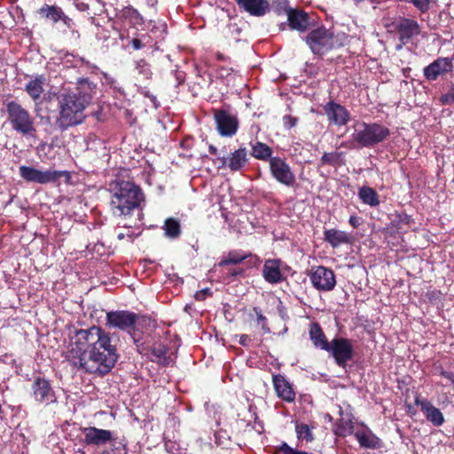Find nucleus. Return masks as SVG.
<instances>
[{
  "instance_id": "nucleus-1",
  "label": "nucleus",
  "mask_w": 454,
  "mask_h": 454,
  "mask_svg": "<svg viewBox=\"0 0 454 454\" xmlns=\"http://www.w3.org/2000/svg\"><path fill=\"white\" fill-rule=\"evenodd\" d=\"M74 340L67 352V361L78 370L105 376L119 358L117 344L109 333L93 325L75 331Z\"/></svg>"
},
{
  "instance_id": "nucleus-2",
  "label": "nucleus",
  "mask_w": 454,
  "mask_h": 454,
  "mask_svg": "<svg viewBox=\"0 0 454 454\" xmlns=\"http://www.w3.org/2000/svg\"><path fill=\"white\" fill-rule=\"evenodd\" d=\"M59 116L56 120V126L61 131L77 126L85 120L84 110L86 106L75 94L69 91H63L57 97Z\"/></svg>"
},
{
  "instance_id": "nucleus-3",
  "label": "nucleus",
  "mask_w": 454,
  "mask_h": 454,
  "mask_svg": "<svg viewBox=\"0 0 454 454\" xmlns=\"http://www.w3.org/2000/svg\"><path fill=\"white\" fill-rule=\"evenodd\" d=\"M303 41L313 55L318 58H323L341 46L334 33L323 25L317 27H313L304 36Z\"/></svg>"
},
{
  "instance_id": "nucleus-4",
  "label": "nucleus",
  "mask_w": 454,
  "mask_h": 454,
  "mask_svg": "<svg viewBox=\"0 0 454 454\" xmlns=\"http://www.w3.org/2000/svg\"><path fill=\"white\" fill-rule=\"evenodd\" d=\"M389 135V129L380 123L361 121L354 126L351 137L356 147L371 148L386 140Z\"/></svg>"
},
{
  "instance_id": "nucleus-5",
  "label": "nucleus",
  "mask_w": 454,
  "mask_h": 454,
  "mask_svg": "<svg viewBox=\"0 0 454 454\" xmlns=\"http://www.w3.org/2000/svg\"><path fill=\"white\" fill-rule=\"evenodd\" d=\"M7 121L12 129L22 136L33 137L36 133L35 118L28 110L17 101H9L5 104Z\"/></svg>"
},
{
  "instance_id": "nucleus-6",
  "label": "nucleus",
  "mask_w": 454,
  "mask_h": 454,
  "mask_svg": "<svg viewBox=\"0 0 454 454\" xmlns=\"http://www.w3.org/2000/svg\"><path fill=\"white\" fill-rule=\"evenodd\" d=\"M140 316L129 310H112L106 315V325L110 328L119 329L126 332L133 339L134 343L138 346V340L136 337V325Z\"/></svg>"
},
{
  "instance_id": "nucleus-7",
  "label": "nucleus",
  "mask_w": 454,
  "mask_h": 454,
  "mask_svg": "<svg viewBox=\"0 0 454 454\" xmlns=\"http://www.w3.org/2000/svg\"><path fill=\"white\" fill-rule=\"evenodd\" d=\"M31 397L41 406H50L58 403L56 391L51 381L44 376H35L31 383Z\"/></svg>"
},
{
  "instance_id": "nucleus-8",
  "label": "nucleus",
  "mask_w": 454,
  "mask_h": 454,
  "mask_svg": "<svg viewBox=\"0 0 454 454\" xmlns=\"http://www.w3.org/2000/svg\"><path fill=\"white\" fill-rule=\"evenodd\" d=\"M20 176L27 182H33L37 184H48L56 182L61 177H65L68 182L71 178V174L67 170H40L33 167L20 166L19 168Z\"/></svg>"
},
{
  "instance_id": "nucleus-9",
  "label": "nucleus",
  "mask_w": 454,
  "mask_h": 454,
  "mask_svg": "<svg viewBox=\"0 0 454 454\" xmlns=\"http://www.w3.org/2000/svg\"><path fill=\"white\" fill-rule=\"evenodd\" d=\"M326 352L333 356L338 366L345 368L348 362L354 357L353 340L348 338L336 336L330 341Z\"/></svg>"
},
{
  "instance_id": "nucleus-10",
  "label": "nucleus",
  "mask_w": 454,
  "mask_h": 454,
  "mask_svg": "<svg viewBox=\"0 0 454 454\" xmlns=\"http://www.w3.org/2000/svg\"><path fill=\"white\" fill-rule=\"evenodd\" d=\"M393 26L399 41V43L395 46L396 51H400L404 45L411 43L413 39L421 33V27L414 19L400 17L393 23Z\"/></svg>"
},
{
  "instance_id": "nucleus-11",
  "label": "nucleus",
  "mask_w": 454,
  "mask_h": 454,
  "mask_svg": "<svg viewBox=\"0 0 454 454\" xmlns=\"http://www.w3.org/2000/svg\"><path fill=\"white\" fill-rule=\"evenodd\" d=\"M312 286L319 292H330L336 286L334 271L323 265L312 266L308 273Z\"/></svg>"
},
{
  "instance_id": "nucleus-12",
  "label": "nucleus",
  "mask_w": 454,
  "mask_h": 454,
  "mask_svg": "<svg viewBox=\"0 0 454 454\" xmlns=\"http://www.w3.org/2000/svg\"><path fill=\"white\" fill-rule=\"evenodd\" d=\"M108 191L116 199H144L142 189L139 185L129 180H124L117 176L108 184Z\"/></svg>"
},
{
  "instance_id": "nucleus-13",
  "label": "nucleus",
  "mask_w": 454,
  "mask_h": 454,
  "mask_svg": "<svg viewBox=\"0 0 454 454\" xmlns=\"http://www.w3.org/2000/svg\"><path fill=\"white\" fill-rule=\"evenodd\" d=\"M214 120L218 134L223 137H232L236 135L239 121L238 117L224 109H214Z\"/></svg>"
},
{
  "instance_id": "nucleus-14",
  "label": "nucleus",
  "mask_w": 454,
  "mask_h": 454,
  "mask_svg": "<svg viewBox=\"0 0 454 454\" xmlns=\"http://www.w3.org/2000/svg\"><path fill=\"white\" fill-rule=\"evenodd\" d=\"M453 59L447 57H438L429 65L423 68V75L428 82L436 81L441 76L453 71Z\"/></svg>"
},
{
  "instance_id": "nucleus-15",
  "label": "nucleus",
  "mask_w": 454,
  "mask_h": 454,
  "mask_svg": "<svg viewBox=\"0 0 454 454\" xmlns=\"http://www.w3.org/2000/svg\"><path fill=\"white\" fill-rule=\"evenodd\" d=\"M286 25L291 30L300 34L308 32L315 27L311 16L301 8L289 10Z\"/></svg>"
},
{
  "instance_id": "nucleus-16",
  "label": "nucleus",
  "mask_w": 454,
  "mask_h": 454,
  "mask_svg": "<svg viewBox=\"0 0 454 454\" xmlns=\"http://www.w3.org/2000/svg\"><path fill=\"white\" fill-rule=\"evenodd\" d=\"M248 151L246 147H239L231 152L227 157L218 158L221 167L227 168L231 172H240L249 163Z\"/></svg>"
},
{
  "instance_id": "nucleus-17",
  "label": "nucleus",
  "mask_w": 454,
  "mask_h": 454,
  "mask_svg": "<svg viewBox=\"0 0 454 454\" xmlns=\"http://www.w3.org/2000/svg\"><path fill=\"white\" fill-rule=\"evenodd\" d=\"M414 403L420 407L427 421L434 427H441L444 424L445 419L440 409L436 408L428 399L422 397L417 393L414 397Z\"/></svg>"
},
{
  "instance_id": "nucleus-18",
  "label": "nucleus",
  "mask_w": 454,
  "mask_h": 454,
  "mask_svg": "<svg viewBox=\"0 0 454 454\" xmlns=\"http://www.w3.org/2000/svg\"><path fill=\"white\" fill-rule=\"evenodd\" d=\"M270 170L273 177L283 184L289 186L295 181V176L289 165L285 160L279 157H273L270 159Z\"/></svg>"
},
{
  "instance_id": "nucleus-19",
  "label": "nucleus",
  "mask_w": 454,
  "mask_h": 454,
  "mask_svg": "<svg viewBox=\"0 0 454 454\" xmlns=\"http://www.w3.org/2000/svg\"><path fill=\"white\" fill-rule=\"evenodd\" d=\"M324 112L330 124L344 126L350 120V114L348 109L333 100L324 106Z\"/></svg>"
},
{
  "instance_id": "nucleus-20",
  "label": "nucleus",
  "mask_w": 454,
  "mask_h": 454,
  "mask_svg": "<svg viewBox=\"0 0 454 454\" xmlns=\"http://www.w3.org/2000/svg\"><path fill=\"white\" fill-rule=\"evenodd\" d=\"M272 385L276 395L288 403H294L296 398V392L293 384L283 374L272 375Z\"/></svg>"
},
{
  "instance_id": "nucleus-21",
  "label": "nucleus",
  "mask_w": 454,
  "mask_h": 454,
  "mask_svg": "<svg viewBox=\"0 0 454 454\" xmlns=\"http://www.w3.org/2000/svg\"><path fill=\"white\" fill-rule=\"evenodd\" d=\"M84 439L83 442L87 445H105L114 441L113 432L106 429H101L95 427H84L82 429Z\"/></svg>"
},
{
  "instance_id": "nucleus-22",
  "label": "nucleus",
  "mask_w": 454,
  "mask_h": 454,
  "mask_svg": "<svg viewBox=\"0 0 454 454\" xmlns=\"http://www.w3.org/2000/svg\"><path fill=\"white\" fill-rule=\"evenodd\" d=\"M238 7L251 16L262 17L270 11L268 0H234Z\"/></svg>"
},
{
  "instance_id": "nucleus-23",
  "label": "nucleus",
  "mask_w": 454,
  "mask_h": 454,
  "mask_svg": "<svg viewBox=\"0 0 454 454\" xmlns=\"http://www.w3.org/2000/svg\"><path fill=\"white\" fill-rule=\"evenodd\" d=\"M97 84L88 78H79L74 90H68L76 95L86 106H89L96 94Z\"/></svg>"
},
{
  "instance_id": "nucleus-24",
  "label": "nucleus",
  "mask_w": 454,
  "mask_h": 454,
  "mask_svg": "<svg viewBox=\"0 0 454 454\" xmlns=\"http://www.w3.org/2000/svg\"><path fill=\"white\" fill-rule=\"evenodd\" d=\"M281 261L279 259H268L264 262L262 277L270 284H278L286 278L281 272Z\"/></svg>"
},
{
  "instance_id": "nucleus-25",
  "label": "nucleus",
  "mask_w": 454,
  "mask_h": 454,
  "mask_svg": "<svg viewBox=\"0 0 454 454\" xmlns=\"http://www.w3.org/2000/svg\"><path fill=\"white\" fill-rule=\"evenodd\" d=\"M247 259V263L252 266H255L260 262V258L256 254L246 253L241 250H231L228 253L227 256L219 262V266L239 264Z\"/></svg>"
},
{
  "instance_id": "nucleus-26",
  "label": "nucleus",
  "mask_w": 454,
  "mask_h": 454,
  "mask_svg": "<svg viewBox=\"0 0 454 454\" xmlns=\"http://www.w3.org/2000/svg\"><path fill=\"white\" fill-rule=\"evenodd\" d=\"M354 436L362 448L376 450L382 447V441L368 427L357 430L354 433Z\"/></svg>"
},
{
  "instance_id": "nucleus-27",
  "label": "nucleus",
  "mask_w": 454,
  "mask_h": 454,
  "mask_svg": "<svg viewBox=\"0 0 454 454\" xmlns=\"http://www.w3.org/2000/svg\"><path fill=\"white\" fill-rule=\"evenodd\" d=\"M140 200H110L113 215L118 217L129 216L140 207Z\"/></svg>"
},
{
  "instance_id": "nucleus-28",
  "label": "nucleus",
  "mask_w": 454,
  "mask_h": 454,
  "mask_svg": "<svg viewBox=\"0 0 454 454\" xmlns=\"http://www.w3.org/2000/svg\"><path fill=\"white\" fill-rule=\"evenodd\" d=\"M309 339L316 348L326 351L328 349L330 341H328L321 325L317 322L309 324Z\"/></svg>"
},
{
  "instance_id": "nucleus-29",
  "label": "nucleus",
  "mask_w": 454,
  "mask_h": 454,
  "mask_svg": "<svg viewBox=\"0 0 454 454\" xmlns=\"http://www.w3.org/2000/svg\"><path fill=\"white\" fill-rule=\"evenodd\" d=\"M219 207L221 215L226 222H231L235 216L240 215L243 211L242 207L237 200H220Z\"/></svg>"
},
{
  "instance_id": "nucleus-30",
  "label": "nucleus",
  "mask_w": 454,
  "mask_h": 454,
  "mask_svg": "<svg viewBox=\"0 0 454 454\" xmlns=\"http://www.w3.org/2000/svg\"><path fill=\"white\" fill-rule=\"evenodd\" d=\"M325 240L333 247H338L342 244L350 243V237L345 231L337 229H329L324 231Z\"/></svg>"
},
{
  "instance_id": "nucleus-31",
  "label": "nucleus",
  "mask_w": 454,
  "mask_h": 454,
  "mask_svg": "<svg viewBox=\"0 0 454 454\" xmlns=\"http://www.w3.org/2000/svg\"><path fill=\"white\" fill-rule=\"evenodd\" d=\"M62 12V8L58 5L44 4L41 8L37 10L36 12L40 18L43 19L45 21L56 24L60 21Z\"/></svg>"
},
{
  "instance_id": "nucleus-32",
  "label": "nucleus",
  "mask_w": 454,
  "mask_h": 454,
  "mask_svg": "<svg viewBox=\"0 0 454 454\" xmlns=\"http://www.w3.org/2000/svg\"><path fill=\"white\" fill-rule=\"evenodd\" d=\"M45 77L43 75H36L34 79L30 80L25 86V91L28 96L36 102L40 99L43 92V84Z\"/></svg>"
},
{
  "instance_id": "nucleus-33",
  "label": "nucleus",
  "mask_w": 454,
  "mask_h": 454,
  "mask_svg": "<svg viewBox=\"0 0 454 454\" xmlns=\"http://www.w3.org/2000/svg\"><path fill=\"white\" fill-rule=\"evenodd\" d=\"M251 145V155L260 160H270L273 151L265 143L256 141Z\"/></svg>"
},
{
  "instance_id": "nucleus-34",
  "label": "nucleus",
  "mask_w": 454,
  "mask_h": 454,
  "mask_svg": "<svg viewBox=\"0 0 454 454\" xmlns=\"http://www.w3.org/2000/svg\"><path fill=\"white\" fill-rule=\"evenodd\" d=\"M344 153L343 152H332V153H324L320 159L321 166H332V167H340L344 164L343 160Z\"/></svg>"
},
{
  "instance_id": "nucleus-35",
  "label": "nucleus",
  "mask_w": 454,
  "mask_h": 454,
  "mask_svg": "<svg viewBox=\"0 0 454 454\" xmlns=\"http://www.w3.org/2000/svg\"><path fill=\"white\" fill-rule=\"evenodd\" d=\"M153 40L148 34H137V35L129 40L128 47H130L133 51L143 50L145 46L150 45Z\"/></svg>"
},
{
  "instance_id": "nucleus-36",
  "label": "nucleus",
  "mask_w": 454,
  "mask_h": 454,
  "mask_svg": "<svg viewBox=\"0 0 454 454\" xmlns=\"http://www.w3.org/2000/svg\"><path fill=\"white\" fill-rule=\"evenodd\" d=\"M163 230L166 236L171 239H176L181 234V225L177 219L169 217L164 222Z\"/></svg>"
},
{
  "instance_id": "nucleus-37",
  "label": "nucleus",
  "mask_w": 454,
  "mask_h": 454,
  "mask_svg": "<svg viewBox=\"0 0 454 454\" xmlns=\"http://www.w3.org/2000/svg\"><path fill=\"white\" fill-rule=\"evenodd\" d=\"M168 352V348L162 343L155 342L152 347V354L154 357L153 361L164 365L168 364V357L167 356Z\"/></svg>"
},
{
  "instance_id": "nucleus-38",
  "label": "nucleus",
  "mask_w": 454,
  "mask_h": 454,
  "mask_svg": "<svg viewBox=\"0 0 454 454\" xmlns=\"http://www.w3.org/2000/svg\"><path fill=\"white\" fill-rule=\"evenodd\" d=\"M334 434L339 437H346L354 434V423L351 419H339L335 424Z\"/></svg>"
},
{
  "instance_id": "nucleus-39",
  "label": "nucleus",
  "mask_w": 454,
  "mask_h": 454,
  "mask_svg": "<svg viewBox=\"0 0 454 454\" xmlns=\"http://www.w3.org/2000/svg\"><path fill=\"white\" fill-rule=\"evenodd\" d=\"M314 427H310L304 423H297L295 425V432L297 434V438L300 441H306V442H311L314 441L315 437L312 433V429Z\"/></svg>"
},
{
  "instance_id": "nucleus-40",
  "label": "nucleus",
  "mask_w": 454,
  "mask_h": 454,
  "mask_svg": "<svg viewBox=\"0 0 454 454\" xmlns=\"http://www.w3.org/2000/svg\"><path fill=\"white\" fill-rule=\"evenodd\" d=\"M123 16L125 19L129 20L130 23L133 25H143L145 23L144 17L139 13V12L129 6L124 9Z\"/></svg>"
},
{
  "instance_id": "nucleus-41",
  "label": "nucleus",
  "mask_w": 454,
  "mask_h": 454,
  "mask_svg": "<svg viewBox=\"0 0 454 454\" xmlns=\"http://www.w3.org/2000/svg\"><path fill=\"white\" fill-rule=\"evenodd\" d=\"M272 8L277 15H286V17L288 16L289 10L294 9V7L289 5L288 0H275L272 3Z\"/></svg>"
},
{
  "instance_id": "nucleus-42",
  "label": "nucleus",
  "mask_w": 454,
  "mask_h": 454,
  "mask_svg": "<svg viewBox=\"0 0 454 454\" xmlns=\"http://www.w3.org/2000/svg\"><path fill=\"white\" fill-rule=\"evenodd\" d=\"M136 69L139 74H142L145 79H150L152 77L151 66L144 59H140L136 62Z\"/></svg>"
},
{
  "instance_id": "nucleus-43",
  "label": "nucleus",
  "mask_w": 454,
  "mask_h": 454,
  "mask_svg": "<svg viewBox=\"0 0 454 454\" xmlns=\"http://www.w3.org/2000/svg\"><path fill=\"white\" fill-rule=\"evenodd\" d=\"M111 450L103 451L102 454H127V442L125 441L116 442L114 438L111 442Z\"/></svg>"
},
{
  "instance_id": "nucleus-44",
  "label": "nucleus",
  "mask_w": 454,
  "mask_h": 454,
  "mask_svg": "<svg viewBox=\"0 0 454 454\" xmlns=\"http://www.w3.org/2000/svg\"><path fill=\"white\" fill-rule=\"evenodd\" d=\"M215 443L225 448L231 442V436L225 429H219L215 433Z\"/></svg>"
},
{
  "instance_id": "nucleus-45",
  "label": "nucleus",
  "mask_w": 454,
  "mask_h": 454,
  "mask_svg": "<svg viewBox=\"0 0 454 454\" xmlns=\"http://www.w3.org/2000/svg\"><path fill=\"white\" fill-rule=\"evenodd\" d=\"M275 454H311L304 450H298L283 442L275 451Z\"/></svg>"
},
{
  "instance_id": "nucleus-46",
  "label": "nucleus",
  "mask_w": 454,
  "mask_h": 454,
  "mask_svg": "<svg viewBox=\"0 0 454 454\" xmlns=\"http://www.w3.org/2000/svg\"><path fill=\"white\" fill-rule=\"evenodd\" d=\"M439 101L443 106L454 104V84H451L446 93H443L439 98Z\"/></svg>"
},
{
  "instance_id": "nucleus-47",
  "label": "nucleus",
  "mask_w": 454,
  "mask_h": 454,
  "mask_svg": "<svg viewBox=\"0 0 454 454\" xmlns=\"http://www.w3.org/2000/svg\"><path fill=\"white\" fill-rule=\"evenodd\" d=\"M377 192L369 186H363L358 191V199H377Z\"/></svg>"
},
{
  "instance_id": "nucleus-48",
  "label": "nucleus",
  "mask_w": 454,
  "mask_h": 454,
  "mask_svg": "<svg viewBox=\"0 0 454 454\" xmlns=\"http://www.w3.org/2000/svg\"><path fill=\"white\" fill-rule=\"evenodd\" d=\"M421 13H426L430 9V0H409Z\"/></svg>"
},
{
  "instance_id": "nucleus-49",
  "label": "nucleus",
  "mask_w": 454,
  "mask_h": 454,
  "mask_svg": "<svg viewBox=\"0 0 454 454\" xmlns=\"http://www.w3.org/2000/svg\"><path fill=\"white\" fill-rule=\"evenodd\" d=\"M253 310L254 311L255 315H256V317H257V322L258 323H262V329L265 332V333H269L270 332V328L267 326L266 325V317L263 316V314L262 313V309L259 308V307H254Z\"/></svg>"
},
{
  "instance_id": "nucleus-50",
  "label": "nucleus",
  "mask_w": 454,
  "mask_h": 454,
  "mask_svg": "<svg viewBox=\"0 0 454 454\" xmlns=\"http://www.w3.org/2000/svg\"><path fill=\"white\" fill-rule=\"evenodd\" d=\"M297 122H298L297 117L292 116L290 114L285 115L283 117L284 126L287 129L294 128V126H296Z\"/></svg>"
},
{
  "instance_id": "nucleus-51",
  "label": "nucleus",
  "mask_w": 454,
  "mask_h": 454,
  "mask_svg": "<svg viewBox=\"0 0 454 454\" xmlns=\"http://www.w3.org/2000/svg\"><path fill=\"white\" fill-rule=\"evenodd\" d=\"M213 293L209 288H204L202 290L197 291L194 294V298L197 301H204L207 296H211Z\"/></svg>"
},
{
  "instance_id": "nucleus-52",
  "label": "nucleus",
  "mask_w": 454,
  "mask_h": 454,
  "mask_svg": "<svg viewBox=\"0 0 454 454\" xmlns=\"http://www.w3.org/2000/svg\"><path fill=\"white\" fill-rule=\"evenodd\" d=\"M80 61L87 68V70L92 74L97 73V71L98 70V66L90 63L89 60L85 59L84 58H80Z\"/></svg>"
},
{
  "instance_id": "nucleus-53",
  "label": "nucleus",
  "mask_w": 454,
  "mask_h": 454,
  "mask_svg": "<svg viewBox=\"0 0 454 454\" xmlns=\"http://www.w3.org/2000/svg\"><path fill=\"white\" fill-rule=\"evenodd\" d=\"M362 222V219L356 215H350L348 220L349 224L355 229L358 228Z\"/></svg>"
},
{
  "instance_id": "nucleus-54",
  "label": "nucleus",
  "mask_w": 454,
  "mask_h": 454,
  "mask_svg": "<svg viewBox=\"0 0 454 454\" xmlns=\"http://www.w3.org/2000/svg\"><path fill=\"white\" fill-rule=\"evenodd\" d=\"M239 343L246 348H248L251 343V338L247 334H240Z\"/></svg>"
},
{
  "instance_id": "nucleus-55",
  "label": "nucleus",
  "mask_w": 454,
  "mask_h": 454,
  "mask_svg": "<svg viewBox=\"0 0 454 454\" xmlns=\"http://www.w3.org/2000/svg\"><path fill=\"white\" fill-rule=\"evenodd\" d=\"M60 21H62L63 24L68 28H70L73 25V20L66 15L64 11L62 12Z\"/></svg>"
},
{
  "instance_id": "nucleus-56",
  "label": "nucleus",
  "mask_w": 454,
  "mask_h": 454,
  "mask_svg": "<svg viewBox=\"0 0 454 454\" xmlns=\"http://www.w3.org/2000/svg\"><path fill=\"white\" fill-rule=\"evenodd\" d=\"M440 375L442 377L449 380L451 383L454 384V372L445 371L442 368L440 371Z\"/></svg>"
},
{
  "instance_id": "nucleus-57",
  "label": "nucleus",
  "mask_w": 454,
  "mask_h": 454,
  "mask_svg": "<svg viewBox=\"0 0 454 454\" xmlns=\"http://www.w3.org/2000/svg\"><path fill=\"white\" fill-rule=\"evenodd\" d=\"M155 29H160L162 33L167 32V25L165 22H160L158 27L153 26L152 31L153 32Z\"/></svg>"
},
{
  "instance_id": "nucleus-58",
  "label": "nucleus",
  "mask_w": 454,
  "mask_h": 454,
  "mask_svg": "<svg viewBox=\"0 0 454 454\" xmlns=\"http://www.w3.org/2000/svg\"><path fill=\"white\" fill-rule=\"evenodd\" d=\"M407 413L413 417L417 414V410L411 404H406Z\"/></svg>"
},
{
  "instance_id": "nucleus-59",
  "label": "nucleus",
  "mask_w": 454,
  "mask_h": 454,
  "mask_svg": "<svg viewBox=\"0 0 454 454\" xmlns=\"http://www.w3.org/2000/svg\"><path fill=\"white\" fill-rule=\"evenodd\" d=\"M208 152L210 154L215 155V156L218 154V149L213 145H210L208 146Z\"/></svg>"
},
{
  "instance_id": "nucleus-60",
  "label": "nucleus",
  "mask_w": 454,
  "mask_h": 454,
  "mask_svg": "<svg viewBox=\"0 0 454 454\" xmlns=\"http://www.w3.org/2000/svg\"><path fill=\"white\" fill-rule=\"evenodd\" d=\"M364 203L370 205L371 207H377L380 200H362Z\"/></svg>"
},
{
  "instance_id": "nucleus-61",
  "label": "nucleus",
  "mask_w": 454,
  "mask_h": 454,
  "mask_svg": "<svg viewBox=\"0 0 454 454\" xmlns=\"http://www.w3.org/2000/svg\"><path fill=\"white\" fill-rule=\"evenodd\" d=\"M241 273H242V270H233L229 272V275L231 276V277H237L238 275H239Z\"/></svg>"
},
{
  "instance_id": "nucleus-62",
  "label": "nucleus",
  "mask_w": 454,
  "mask_h": 454,
  "mask_svg": "<svg viewBox=\"0 0 454 454\" xmlns=\"http://www.w3.org/2000/svg\"><path fill=\"white\" fill-rule=\"evenodd\" d=\"M343 187H344V188H346V189L350 190V195H355V193H356V190H355V188H353V187H352V186H350L349 184H348V185H343Z\"/></svg>"
},
{
  "instance_id": "nucleus-63",
  "label": "nucleus",
  "mask_w": 454,
  "mask_h": 454,
  "mask_svg": "<svg viewBox=\"0 0 454 454\" xmlns=\"http://www.w3.org/2000/svg\"><path fill=\"white\" fill-rule=\"evenodd\" d=\"M410 220H411V217L408 215H404L403 218L401 221L405 222L406 223H409Z\"/></svg>"
},
{
  "instance_id": "nucleus-64",
  "label": "nucleus",
  "mask_w": 454,
  "mask_h": 454,
  "mask_svg": "<svg viewBox=\"0 0 454 454\" xmlns=\"http://www.w3.org/2000/svg\"><path fill=\"white\" fill-rule=\"evenodd\" d=\"M124 238H125V234H124V233H119V234L117 235V239H118L119 240H122V239H124Z\"/></svg>"
}]
</instances>
